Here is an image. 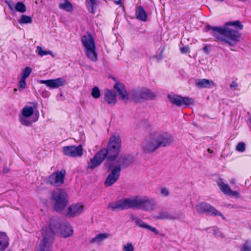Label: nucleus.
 <instances>
[{"instance_id": "obj_1", "label": "nucleus", "mask_w": 251, "mask_h": 251, "mask_svg": "<svg viewBox=\"0 0 251 251\" xmlns=\"http://www.w3.org/2000/svg\"><path fill=\"white\" fill-rule=\"evenodd\" d=\"M121 140L119 134L115 133L110 137L107 147L100 150L90 159L87 168L91 170L99 167L105 160L104 167L107 171L115 165L121 149Z\"/></svg>"}, {"instance_id": "obj_2", "label": "nucleus", "mask_w": 251, "mask_h": 251, "mask_svg": "<svg viewBox=\"0 0 251 251\" xmlns=\"http://www.w3.org/2000/svg\"><path fill=\"white\" fill-rule=\"evenodd\" d=\"M74 230L70 223L65 221H62L57 217L50 219V230L47 227H43L42 232L43 240L40 244L39 251H50L52 244L53 242V234L60 233L64 238L71 236Z\"/></svg>"}, {"instance_id": "obj_3", "label": "nucleus", "mask_w": 251, "mask_h": 251, "mask_svg": "<svg viewBox=\"0 0 251 251\" xmlns=\"http://www.w3.org/2000/svg\"><path fill=\"white\" fill-rule=\"evenodd\" d=\"M225 25L224 27L208 25L206 28L211 30L212 34L219 41L234 47L240 41L241 38L242 34L238 29L242 30L244 26L239 21L227 22Z\"/></svg>"}, {"instance_id": "obj_4", "label": "nucleus", "mask_w": 251, "mask_h": 251, "mask_svg": "<svg viewBox=\"0 0 251 251\" xmlns=\"http://www.w3.org/2000/svg\"><path fill=\"white\" fill-rule=\"evenodd\" d=\"M51 200L54 203V210L57 212L63 210L68 202L67 193L61 189H56L52 192Z\"/></svg>"}, {"instance_id": "obj_5", "label": "nucleus", "mask_w": 251, "mask_h": 251, "mask_svg": "<svg viewBox=\"0 0 251 251\" xmlns=\"http://www.w3.org/2000/svg\"><path fill=\"white\" fill-rule=\"evenodd\" d=\"M129 96L133 100L136 102L142 100H151L155 97V95L149 89L146 88H138L132 90Z\"/></svg>"}, {"instance_id": "obj_6", "label": "nucleus", "mask_w": 251, "mask_h": 251, "mask_svg": "<svg viewBox=\"0 0 251 251\" xmlns=\"http://www.w3.org/2000/svg\"><path fill=\"white\" fill-rule=\"evenodd\" d=\"M154 201L152 199H148L145 197H136L132 199V208H138L146 211L153 209Z\"/></svg>"}, {"instance_id": "obj_7", "label": "nucleus", "mask_w": 251, "mask_h": 251, "mask_svg": "<svg viewBox=\"0 0 251 251\" xmlns=\"http://www.w3.org/2000/svg\"><path fill=\"white\" fill-rule=\"evenodd\" d=\"M196 209L198 213L202 214L204 213L208 215L217 216H221L223 220H226L225 217L214 206L209 203L205 202H201L196 206Z\"/></svg>"}, {"instance_id": "obj_8", "label": "nucleus", "mask_w": 251, "mask_h": 251, "mask_svg": "<svg viewBox=\"0 0 251 251\" xmlns=\"http://www.w3.org/2000/svg\"><path fill=\"white\" fill-rule=\"evenodd\" d=\"M108 208L113 211H122L132 208V199H122L120 200L110 202Z\"/></svg>"}, {"instance_id": "obj_9", "label": "nucleus", "mask_w": 251, "mask_h": 251, "mask_svg": "<svg viewBox=\"0 0 251 251\" xmlns=\"http://www.w3.org/2000/svg\"><path fill=\"white\" fill-rule=\"evenodd\" d=\"M159 148L168 147L173 143L172 135L166 132H161L153 134Z\"/></svg>"}, {"instance_id": "obj_10", "label": "nucleus", "mask_w": 251, "mask_h": 251, "mask_svg": "<svg viewBox=\"0 0 251 251\" xmlns=\"http://www.w3.org/2000/svg\"><path fill=\"white\" fill-rule=\"evenodd\" d=\"M168 98L172 103L178 106H188L193 104L194 103V100L192 98L182 97L177 95H169Z\"/></svg>"}, {"instance_id": "obj_11", "label": "nucleus", "mask_w": 251, "mask_h": 251, "mask_svg": "<svg viewBox=\"0 0 251 251\" xmlns=\"http://www.w3.org/2000/svg\"><path fill=\"white\" fill-rule=\"evenodd\" d=\"M65 173V170L54 172L48 177L46 182L54 186H59L64 182Z\"/></svg>"}, {"instance_id": "obj_12", "label": "nucleus", "mask_w": 251, "mask_h": 251, "mask_svg": "<svg viewBox=\"0 0 251 251\" xmlns=\"http://www.w3.org/2000/svg\"><path fill=\"white\" fill-rule=\"evenodd\" d=\"M64 155L72 157H80L83 155V149L81 145L65 146L62 149Z\"/></svg>"}, {"instance_id": "obj_13", "label": "nucleus", "mask_w": 251, "mask_h": 251, "mask_svg": "<svg viewBox=\"0 0 251 251\" xmlns=\"http://www.w3.org/2000/svg\"><path fill=\"white\" fill-rule=\"evenodd\" d=\"M111 173L108 175L105 182L104 186L109 187L114 184L118 180L121 173V169L119 166H113Z\"/></svg>"}, {"instance_id": "obj_14", "label": "nucleus", "mask_w": 251, "mask_h": 251, "mask_svg": "<svg viewBox=\"0 0 251 251\" xmlns=\"http://www.w3.org/2000/svg\"><path fill=\"white\" fill-rule=\"evenodd\" d=\"M134 161V157L130 154H122L117 160L118 164L116 166H119L120 169L127 167Z\"/></svg>"}, {"instance_id": "obj_15", "label": "nucleus", "mask_w": 251, "mask_h": 251, "mask_svg": "<svg viewBox=\"0 0 251 251\" xmlns=\"http://www.w3.org/2000/svg\"><path fill=\"white\" fill-rule=\"evenodd\" d=\"M40 83L45 84L51 89H55L63 86L66 83V80L62 77H59L54 79L41 80Z\"/></svg>"}, {"instance_id": "obj_16", "label": "nucleus", "mask_w": 251, "mask_h": 251, "mask_svg": "<svg viewBox=\"0 0 251 251\" xmlns=\"http://www.w3.org/2000/svg\"><path fill=\"white\" fill-rule=\"evenodd\" d=\"M159 148L156 142L154 135L149 140L145 141L143 145V149L146 153H151Z\"/></svg>"}, {"instance_id": "obj_17", "label": "nucleus", "mask_w": 251, "mask_h": 251, "mask_svg": "<svg viewBox=\"0 0 251 251\" xmlns=\"http://www.w3.org/2000/svg\"><path fill=\"white\" fill-rule=\"evenodd\" d=\"M113 88L116 90L121 100H125V101L128 100L129 95L127 93L125 86L123 83L116 82Z\"/></svg>"}, {"instance_id": "obj_18", "label": "nucleus", "mask_w": 251, "mask_h": 251, "mask_svg": "<svg viewBox=\"0 0 251 251\" xmlns=\"http://www.w3.org/2000/svg\"><path fill=\"white\" fill-rule=\"evenodd\" d=\"M116 94L111 90L105 89L104 92V100L106 101L108 104L114 105L116 102Z\"/></svg>"}, {"instance_id": "obj_19", "label": "nucleus", "mask_w": 251, "mask_h": 251, "mask_svg": "<svg viewBox=\"0 0 251 251\" xmlns=\"http://www.w3.org/2000/svg\"><path fill=\"white\" fill-rule=\"evenodd\" d=\"M84 205L81 203L74 204L68 208V215L69 216H77L83 211Z\"/></svg>"}, {"instance_id": "obj_20", "label": "nucleus", "mask_w": 251, "mask_h": 251, "mask_svg": "<svg viewBox=\"0 0 251 251\" xmlns=\"http://www.w3.org/2000/svg\"><path fill=\"white\" fill-rule=\"evenodd\" d=\"M182 213H180L176 216H175L171 215L167 211H161L157 215L154 216V218L157 220H175L183 216Z\"/></svg>"}, {"instance_id": "obj_21", "label": "nucleus", "mask_w": 251, "mask_h": 251, "mask_svg": "<svg viewBox=\"0 0 251 251\" xmlns=\"http://www.w3.org/2000/svg\"><path fill=\"white\" fill-rule=\"evenodd\" d=\"M131 219L136 223V225L139 227L149 229L154 232L156 235H158L159 234L158 231L155 227L148 225L141 219L138 218L134 216H131Z\"/></svg>"}, {"instance_id": "obj_22", "label": "nucleus", "mask_w": 251, "mask_h": 251, "mask_svg": "<svg viewBox=\"0 0 251 251\" xmlns=\"http://www.w3.org/2000/svg\"><path fill=\"white\" fill-rule=\"evenodd\" d=\"M81 42L84 46V50L96 47L94 40L90 34L83 36L81 38Z\"/></svg>"}, {"instance_id": "obj_23", "label": "nucleus", "mask_w": 251, "mask_h": 251, "mask_svg": "<svg viewBox=\"0 0 251 251\" xmlns=\"http://www.w3.org/2000/svg\"><path fill=\"white\" fill-rule=\"evenodd\" d=\"M196 86L199 88H212L216 84L212 80L207 79H198L196 80Z\"/></svg>"}, {"instance_id": "obj_24", "label": "nucleus", "mask_w": 251, "mask_h": 251, "mask_svg": "<svg viewBox=\"0 0 251 251\" xmlns=\"http://www.w3.org/2000/svg\"><path fill=\"white\" fill-rule=\"evenodd\" d=\"M9 238L4 232H0V251H4L9 246Z\"/></svg>"}, {"instance_id": "obj_25", "label": "nucleus", "mask_w": 251, "mask_h": 251, "mask_svg": "<svg viewBox=\"0 0 251 251\" xmlns=\"http://www.w3.org/2000/svg\"><path fill=\"white\" fill-rule=\"evenodd\" d=\"M136 18L142 21H146L147 18V15L142 6H138L135 11Z\"/></svg>"}, {"instance_id": "obj_26", "label": "nucleus", "mask_w": 251, "mask_h": 251, "mask_svg": "<svg viewBox=\"0 0 251 251\" xmlns=\"http://www.w3.org/2000/svg\"><path fill=\"white\" fill-rule=\"evenodd\" d=\"M86 56L89 59L93 62H96L98 60V55L96 50V47L95 48H91L84 50Z\"/></svg>"}, {"instance_id": "obj_27", "label": "nucleus", "mask_w": 251, "mask_h": 251, "mask_svg": "<svg viewBox=\"0 0 251 251\" xmlns=\"http://www.w3.org/2000/svg\"><path fill=\"white\" fill-rule=\"evenodd\" d=\"M220 190L226 195H228L231 190L229 186L227 184L225 183L223 179H219L217 182Z\"/></svg>"}, {"instance_id": "obj_28", "label": "nucleus", "mask_w": 251, "mask_h": 251, "mask_svg": "<svg viewBox=\"0 0 251 251\" xmlns=\"http://www.w3.org/2000/svg\"><path fill=\"white\" fill-rule=\"evenodd\" d=\"M65 2L63 3H60L59 5V8L60 9L65 10L68 12H71L73 10V5L68 0H64Z\"/></svg>"}, {"instance_id": "obj_29", "label": "nucleus", "mask_w": 251, "mask_h": 251, "mask_svg": "<svg viewBox=\"0 0 251 251\" xmlns=\"http://www.w3.org/2000/svg\"><path fill=\"white\" fill-rule=\"evenodd\" d=\"M108 237V234L106 233H100L98 234L95 237L92 239L91 243H100Z\"/></svg>"}, {"instance_id": "obj_30", "label": "nucleus", "mask_w": 251, "mask_h": 251, "mask_svg": "<svg viewBox=\"0 0 251 251\" xmlns=\"http://www.w3.org/2000/svg\"><path fill=\"white\" fill-rule=\"evenodd\" d=\"M33 108L31 106H26L23 109L22 115L24 117H30L33 114Z\"/></svg>"}, {"instance_id": "obj_31", "label": "nucleus", "mask_w": 251, "mask_h": 251, "mask_svg": "<svg viewBox=\"0 0 251 251\" xmlns=\"http://www.w3.org/2000/svg\"><path fill=\"white\" fill-rule=\"evenodd\" d=\"M18 22L20 24H31L32 22V20L30 16L22 15Z\"/></svg>"}, {"instance_id": "obj_32", "label": "nucleus", "mask_w": 251, "mask_h": 251, "mask_svg": "<svg viewBox=\"0 0 251 251\" xmlns=\"http://www.w3.org/2000/svg\"><path fill=\"white\" fill-rule=\"evenodd\" d=\"M15 9L20 13H24L26 11L25 5L21 1H18L16 3L15 6Z\"/></svg>"}, {"instance_id": "obj_33", "label": "nucleus", "mask_w": 251, "mask_h": 251, "mask_svg": "<svg viewBox=\"0 0 251 251\" xmlns=\"http://www.w3.org/2000/svg\"><path fill=\"white\" fill-rule=\"evenodd\" d=\"M86 1L88 4V6L90 7L89 11L91 13L94 14V9L96 8V6L97 5V3L96 0H86Z\"/></svg>"}, {"instance_id": "obj_34", "label": "nucleus", "mask_w": 251, "mask_h": 251, "mask_svg": "<svg viewBox=\"0 0 251 251\" xmlns=\"http://www.w3.org/2000/svg\"><path fill=\"white\" fill-rule=\"evenodd\" d=\"M37 50L38 51V54L40 56L50 54L53 57H54V55L51 50H43L42 48L40 46H38Z\"/></svg>"}, {"instance_id": "obj_35", "label": "nucleus", "mask_w": 251, "mask_h": 251, "mask_svg": "<svg viewBox=\"0 0 251 251\" xmlns=\"http://www.w3.org/2000/svg\"><path fill=\"white\" fill-rule=\"evenodd\" d=\"M28 117H24L22 116L20 118V121L22 125L25 126H29L31 125L32 122L27 118Z\"/></svg>"}, {"instance_id": "obj_36", "label": "nucleus", "mask_w": 251, "mask_h": 251, "mask_svg": "<svg viewBox=\"0 0 251 251\" xmlns=\"http://www.w3.org/2000/svg\"><path fill=\"white\" fill-rule=\"evenodd\" d=\"M32 71V69L29 67H26L22 73V78L24 79H26L28 76L30 75Z\"/></svg>"}, {"instance_id": "obj_37", "label": "nucleus", "mask_w": 251, "mask_h": 251, "mask_svg": "<svg viewBox=\"0 0 251 251\" xmlns=\"http://www.w3.org/2000/svg\"><path fill=\"white\" fill-rule=\"evenodd\" d=\"M240 251H251V241H246L241 248Z\"/></svg>"}, {"instance_id": "obj_38", "label": "nucleus", "mask_w": 251, "mask_h": 251, "mask_svg": "<svg viewBox=\"0 0 251 251\" xmlns=\"http://www.w3.org/2000/svg\"><path fill=\"white\" fill-rule=\"evenodd\" d=\"M91 95L95 99H98L100 97V91L98 87H94L92 89Z\"/></svg>"}, {"instance_id": "obj_39", "label": "nucleus", "mask_w": 251, "mask_h": 251, "mask_svg": "<svg viewBox=\"0 0 251 251\" xmlns=\"http://www.w3.org/2000/svg\"><path fill=\"white\" fill-rule=\"evenodd\" d=\"M246 148V145L243 142L239 143L236 146V149L237 151L243 152L245 151Z\"/></svg>"}, {"instance_id": "obj_40", "label": "nucleus", "mask_w": 251, "mask_h": 251, "mask_svg": "<svg viewBox=\"0 0 251 251\" xmlns=\"http://www.w3.org/2000/svg\"><path fill=\"white\" fill-rule=\"evenodd\" d=\"M26 79L21 78V80L18 83V86L20 90H23L26 88V83L25 81Z\"/></svg>"}, {"instance_id": "obj_41", "label": "nucleus", "mask_w": 251, "mask_h": 251, "mask_svg": "<svg viewBox=\"0 0 251 251\" xmlns=\"http://www.w3.org/2000/svg\"><path fill=\"white\" fill-rule=\"evenodd\" d=\"M134 247L131 243H127L124 246V250L125 251H133Z\"/></svg>"}, {"instance_id": "obj_42", "label": "nucleus", "mask_w": 251, "mask_h": 251, "mask_svg": "<svg viewBox=\"0 0 251 251\" xmlns=\"http://www.w3.org/2000/svg\"><path fill=\"white\" fill-rule=\"evenodd\" d=\"M228 196H229L231 197H239V194L237 191H232L231 189Z\"/></svg>"}, {"instance_id": "obj_43", "label": "nucleus", "mask_w": 251, "mask_h": 251, "mask_svg": "<svg viewBox=\"0 0 251 251\" xmlns=\"http://www.w3.org/2000/svg\"><path fill=\"white\" fill-rule=\"evenodd\" d=\"M161 194L164 196H167L169 195V192L167 189L163 188L161 190Z\"/></svg>"}, {"instance_id": "obj_44", "label": "nucleus", "mask_w": 251, "mask_h": 251, "mask_svg": "<svg viewBox=\"0 0 251 251\" xmlns=\"http://www.w3.org/2000/svg\"><path fill=\"white\" fill-rule=\"evenodd\" d=\"M180 51L182 53H186L189 52V49L187 46L183 47L180 48Z\"/></svg>"}, {"instance_id": "obj_45", "label": "nucleus", "mask_w": 251, "mask_h": 251, "mask_svg": "<svg viewBox=\"0 0 251 251\" xmlns=\"http://www.w3.org/2000/svg\"><path fill=\"white\" fill-rule=\"evenodd\" d=\"M6 3L7 4V5L8 6V7L10 10H13V6L12 1L6 0Z\"/></svg>"}, {"instance_id": "obj_46", "label": "nucleus", "mask_w": 251, "mask_h": 251, "mask_svg": "<svg viewBox=\"0 0 251 251\" xmlns=\"http://www.w3.org/2000/svg\"><path fill=\"white\" fill-rule=\"evenodd\" d=\"M237 86H238L237 84L234 81L232 82V83H230V88H233L234 89H236V88L237 87Z\"/></svg>"}, {"instance_id": "obj_47", "label": "nucleus", "mask_w": 251, "mask_h": 251, "mask_svg": "<svg viewBox=\"0 0 251 251\" xmlns=\"http://www.w3.org/2000/svg\"><path fill=\"white\" fill-rule=\"evenodd\" d=\"M114 2L118 4V5H120V6H123L122 3V1L121 0H114Z\"/></svg>"}, {"instance_id": "obj_48", "label": "nucleus", "mask_w": 251, "mask_h": 251, "mask_svg": "<svg viewBox=\"0 0 251 251\" xmlns=\"http://www.w3.org/2000/svg\"><path fill=\"white\" fill-rule=\"evenodd\" d=\"M203 50L206 53H209V50L207 46H205L203 47Z\"/></svg>"}, {"instance_id": "obj_49", "label": "nucleus", "mask_w": 251, "mask_h": 251, "mask_svg": "<svg viewBox=\"0 0 251 251\" xmlns=\"http://www.w3.org/2000/svg\"><path fill=\"white\" fill-rule=\"evenodd\" d=\"M9 171V169L6 168H4L3 169V171H2V172L3 174H6L7 173H8Z\"/></svg>"}, {"instance_id": "obj_50", "label": "nucleus", "mask_w": 251, "mask_h": 251, "mask_svg": "<svg viewBox=\"0 0 251 251\" xmlns=\"http://www.w3.org/2000/svg\"><path fill=\"white\" fill-rule=\"evenodd\" d=\"M230 183L233 184H235L236 183V180H235V178H232L231 180H230Z\"/></svg>"}, {"instance_id": "obj_51", "label": "nucleus", "mask_w": 251, "mask_h": 251, "mask_svg": "<svg viewBox=\"0 0 251 251\" xmlns=\"http://www.w3.org/2000/svg\"><path fill=\"white\" fill-rule=\"evenodd\" d=\"M207 151L209 153H210L213 152V151H211L210 149H208Z\"/></svg>"}, {"instance_id": "obj_52", "label": "nucleus", "mask_w": 251, "mask_h": 251, "mask_svg": "<svg viewBox=\"0 0 251 251\" xmlns=\"http://www.w3.org/2000/svg\"><path fill=\"white\" fill-rule=\"evenodd\" d=\"M156 58L158 59V60H160L161 59V56H156Z\"/></svg>"}, {"instance_id": "obj_53", "label": "nucleus", "mask_w": 251, "mask_h": 251, "mask_svg": "<svg viewBox=\"0 0 251 251\" xmlns=\"http://www.w3.org/2000/svg\"><path fill=\"white\" fill-rule=\"evenodd\" d=\"M17 91V88H15V89H14V92H16Z\"/></svg>"}, {"instance_id": "obj_54", "label": "nucleus", "mask_w": 251, "mask_h": 251, "mask_svg": "<svg viewBox=\"0 0 251 251\" xmlns=\"http://www.w3.org/2000/svg\"><path fill=\"white\" fill-rule=\"evenodd\" d=\"M218 1H223L224 0H217Z\"/></svg>"}]
</instances>
